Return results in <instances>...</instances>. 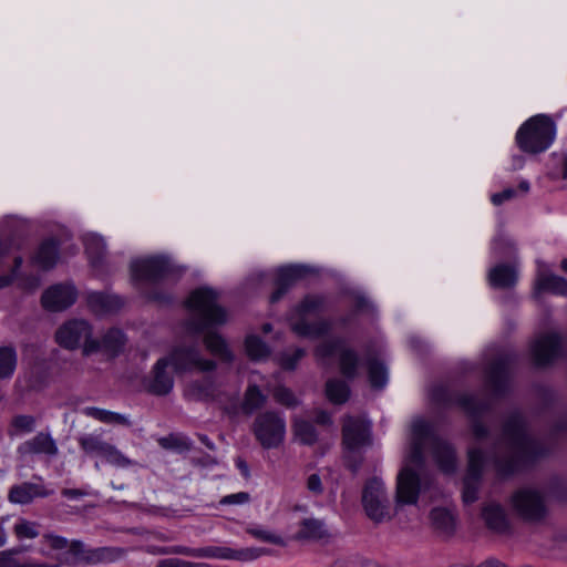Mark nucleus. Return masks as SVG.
Returning a JSON list of instances; mask_svg holds the SVG:
<instances>
[{"label":"nucleus","mask_w":567,"mask_h":567,"mask_svg":"<svg viewBox=\"0 0 567 567\" xmlns=\"http://www.w3.org/2000/svg\"><path fill=\"white\" fill-rule=\"evenodd\" d=\"M430 447L441 471L451 474L456 470L457 460L453 446L437 437L432 425L423 419L412 423L411 446L405 465L396 477V505H414L421 491V474L424 450Z\"/></svg>","instance_id":"obj_1"},{"label":"nucleus","mask_w":567,"mask_h":567,"mask_svg":"<svg viewBox=\"0 0 567 567\" xmlns=\"http://www.w3.org/2000/svg\"><path fill=\"white\" fill-rule=\"evenodd\" d=\"M546 453L547 449L527 434L522 414L514 412L505 421L489 457L497 474L507 476Z\"/></svg>","instance_id":"obj_2"},{"label":"nucleus","mask_w":567,"mask_h":567,"mask_svg":"<svg viewBox=\"0 0 567 567\" xmlns=\"http://www.w3.org/2000/svg\"><path fill=\"white\" fill-rule=\"evenodd\" d=\"M190 317L186 321L189 332L200 333L227 322V311L218 305V292L208 287L194 290L187 299Z\"/></svg>","instance_id":"obj_3"},{"label":"nucleus","mask_w":567,"mask_h":567,"mask_svg":"<svg viewBox=\"0 0 567 567\" xmlns=\"http://www.w3.org/2000/svg\"><path fill=\"white\" fill-rule=\"evenodd\" d=\"M430 396L437 405L449 406L454 403L460 405L473 419L472 432L475 439L482 440L487 436L488 430L480 422L478 417L491 408L492 403L488 398H478L468 393L454 395L444 385L433 386Z\"/></svg>","instance_id":"obj_4"},{"label":"nucleus","mask_w":567,"mask_h":567,"mask_svg":"<svg viewBox=\"0 0 567 567\" xmlns=\"http://www.w3.org/2000/svg\"><path fill=\"white\" fill-rule=\"evenodd\" d=\"M326 306V297L321 295H308L296 306L290 317V328L299 337L320 338L331 330V322L324 319L308 322V315L321 312Z\"/></svg>","instance_id":"obj_5"},{"label":"nucleus","mask_w":567,"mask_h":567,"mask_svg":"<svg viewBox=\"0 0 567 567\" xmlns=\"http://www.w3.org/2000/svg\"><path fill=\"white\" fill-rule=\"evenodd\" d=\"M555 138V124L547 115L539 114L525 122L516 134V142L523 152H545Z\"/></svg>","instance_id":"obj_6"},{"label":"nucleus","mask_w":567,"mask_h":567,"mask_svg":"<svg viewBox=\"0 0 567 567\" xmlns=\"http://www.w3.org/2000/svg\"><path fill=\"white\" fill-rule=\"evenodd\" d=\"M161 554L185 555L195 558H218L234 559L240 561H250L259 558L267 553L264 548L250 547L243 549H233L224 546H206L190 548L186 546H172L159 550Z\"/></svg>","instance_id":"obj_7"},{"label":"nucleus","mask_w":567,"mask_h":567,"mask_svg":"<svg viewBox=\"0 0 567 567\" xmlns=\"http://www.w3.org/2000/svg\"><path fill=\"white\" fill-rule=\"evenodd\" d=\"M251 430L264 449H277L285 441L286 420L278 412L265 411L256 416Z\"/></svg>","instance_id":"obj_8"},{"label":"nucleus","mask_w":567,"mask_h":567,"mask_svg":"<svg viewBox=\"0 0 567 567\" xmlns=\"http://www.w3.org/2000/svg\"><path fill=\"white\" fill-rule=\"evenodd\" d=\"M131 272L136 281L158 282L167 278L179 277L183 269L175 266L167 257L155 256L133 260Z\"/></svg>","instance_id":"obj_9"},{"label":"nucleus","mask_w":567,"mask_h":567,"mask_svg":"<svg viewBox=\"0 0 567 567\" xmlns=\"http://www.w3.org/2000/svg\"><path fill=\"white\" fill-rule=\"evenodd\" d=\"M517 355L511 349H499L485 369V385L494 396L504 395L509 389V368Z\"/></svg>","instance_id":"obj_10"},{"label":"nucleus","mask_w":567,"mask_h":567,"mask_svg":"<svg viewBox=\"0 0 567 567\" xmlns=\"http://www.w3.org/2000/svg\"><path fill=\"white\" fill-rule=\"evenodd\" d=\"M362 505L368 517L375 523L389 520L392 517L391 503L380 478L373 477L365 483L362 491Z\"/></svg>","instance_id":"obj_11"},{"label":"nucleus","mask_w":567,"mask_h":567,"mask_svg":"<svg viewBox=\"0 0 567 567\" xmlns=\"http://www.w3.org/2000/svg\"><path fill=\"white\" fill-rule=\"evenodd\" d=\"M125 550L120 547L87 548L82 542L74 540L64 554V563L71 566L79 564L94 565L112 563L123 557Z\"/></svg>","instance_id":"obj_12"},{"label":"nucleus","mask_w":567,"mask_h":567,"mask_svg":"<svg viewBox=\"0 0 567 567\" xmlns=\"http://www.w3.org/2000/svg\"><path fill=\"white\" fill-rule=\"evenodd\" d=\"M339 354L340 371L349 380L354 379L358 375L359 368V355L351 349L346 347L342 338H332L321 342L315 351V354L319 359H329L334 354Z\"/></svg>","instance_id":"obj_13"},{"label":"nucleus","mask_w":567,"mask_h":567,"mask_svg":"<svg viewBox=\"0 0 567 567\" xmlns=\"http://www.w3.org/2000/svg\"><path fill=\"white\" fill-rule=\"evenodd\" d=\"M167 358L177 373L193 370L209 372L217 368L216 361L203 358L197 346H178Z\"/></svg>","instance_id":"obj_14"},{"label":"nucleus","mask_w":567,"mask_h":567,"mask_svg":"<svg viewBox=\"0 0 567 567\" xmlns=\"http://www.w3.org/2000/svg\"><path fill=\"white\" fill-rule=\"evenodd\" d=\"M529 353L536 367L550 365L563 354L561 336L554 331L539 334L530 342Z\"/></svg>","instance_id":"obj_15"},{"label":"nucleus","mask_w":567,"mask_h":567,"mask_svg":"<svg viewBox=\"0 0 567 567\" xmlns=\"http://www.w3.org/2000/svg\"><path fill=\"white\" fill-rule=\"evenodd\" d=\"M81 450L87 455H99L116 467H128L135 462L126 457L116 446L105 442L100 435L84 434L78 439Z\"/></svg>","instance_id":"obj_16"},{"label":"nucleus","mask_w":567,"mask_h":567,"mask_svg":"<svg viewBox=\"0 0 567 567\" xmlns=\"http://www.w3.org/2000/svg\"><path fill=\"white\" fill-rule=\"evenodd\" d=\"M516 513L528 522H539L546 515V505L543 495L532 488H522L512 497Z\"/></svg>","instance_id":"obj_17"},{"label":"nucleus","mask_w":567,"mask_h":567,"mask_svg":"<svg viewBox=\"0 0 567 567\" xmlns=\"http://www.w3.org/2000/svg\"><path fill=\"white\" fill-rule=\"evenodd\" d=\"M92 328L86 320L73 319L62 324L55 332L56 342L69 350L78 349L82 343L84 348L93 340Z\"/></svg>","instance_id":"obj_18"},{"label":"nucleus","mask_w":567,"mask_h":567,"mask_svg":"<svg viewBox=\"0 0 567 567\" xmlns=\"http://www.w3.org/2000/svg\"><path fill=\"white\" fill-rule=\"evenodd\" d=\"M484 463L485 456L482 450L476 447L468 450V467L463 482V501L466 504L474 503L478 497Z\"/></svg>","instance_id":"obj_19"},{"label":"nucleus","mask_w":567,"mask_h":567,"mask_svg":"<svg viewBox=\"0 0 567 567\" xmlns=\"http://www.w3.org/2000/svg\"><path fill=\"white\" fill-rule=\"evenodd\" d=\"M342 442L350 453L370 445V423L358 417L347 416L342 426Z\"/></svg>","instance_id":"obj_20"},{"label":"nucleus","mask_w":567,"mask_h":567,"mask_svg":"<svg viewBox=\"0 0 567 567\" xmlns=\"http://www.w3.org/2000/svg\"><path fill=\"white\" fill-rule=\"evenodd\" d=\"M223 394L220 385L210 375L189 381L184 390V396L195 402L221 401Z\"/></svg>","instance_id":"obj_21"},{"label":"nucleus","mask_w":567,"mask_h":567,"mask_svg":"<svg viewBox=\"0 0 567 567\" xmlns=\"http://www.w3.org/2000/svg\"><path fill=\"white\" fill-rule=\"evenodd\" d=\"M76 300V290L69 285H54L47 289L41 298L42 306L50 311H62Z\"/></svg>","instance_id":"obj_22"},{"label":"nucleus","mask_w":567,"mask_h":567,"mask_svg":"<svg viewBox=\"0 0 567 567\" xmlns=\"http://www.w3.org/2000/svg\"><path fill=\"white\" fill-rule=\"evenodd\" d=\"M308 272H310V268L302 265L281 267L277 274L276 290L270 296V303L278 302L289 288Z\"/></svg>","instance_id":"obj_23"},{"label":"nucleus","mask_w":567,"mask_h":567,"mask_svg":"<svg viewBox=\"0 0 567 567\" xmlns=\"http://www.w3.org/2000/svg\"><path fill=\"white\" fill-rule=\"evenodd\" d=\"M125 344V336L122 330L112 328L107 330L101 340H91L85 348H83L84 354L94 353L97 351H105L111 354H117Z\"/></svg>","instance_id":"obj_24"},{"label":"nucleus","mask_w":567,"mask_h":567,"mask_svg":"<svg viewBox=\"0 0 567 567\" xmlns=\"http://www.w3.org/2000/svg\"><path fill=\"white\" fill-rule=\"evenodd\" d=\"M59 450L55 441L49 433L40 432L32 439L23 442L18 447V453L21 456L44 454L48 456H55Z\"/></svg>","instance_id":"obj_25"},{"label":"nucleus","mask_w":567,"mask_h":567,"mask_svg":"<svg viewBox=\"0 0 567 567\" xmlns=\"http://www.w3.org/2000/svg\"><path fill=\"white\" fill-rule=\"evenodd\" d=\"M86 302L90 310L97 316L116 312L123 306L118 296L96 291L87 293Z\"/></svg>","instance_id":"obj_26"},{"label":"nucleus","mask_w":567,"mask_h":567,"mask_svg":"<svg viewBox=\"0 0 567 567\" xmlns=\"http://www.w3.org/2000/svg\"><path fill=\"white\" fill-rule=\"evenodd\" d=\"M168 358H161L153 368V380L150 383L148 391L156 395L168 394L174 385L173 377L166 371L169 365Z\"/></svg>","instance_id":"obj_27"},{"label":"nucleus","mask_w":567,"mask_h":567,"mask_svg":"<svg viewBox=\"0 0 567 567\" xmlns=\"http://www.w3.org/2000/svg\"><path fill=\"white\" fill-rule=\"evenodd\" d=\"M52 494L44 486L34 483H22L10 488L8 498L14 504H29L35 497H47Z\"/></svg>","instance_id":"obj_28"},{"label":"nucleus","mask_w":567,"mask_h":567,"mask_svg":"<svg viewBox=\"0 0 567 567\" xmlns=\"http://www.w3.org/2000/svg\"><path fill=\"white\" fill-rule=\"evenodd\" d=\"M59 259V244L55 239L49 238L41 243L32 257V262L42 270L52 269Z\"/></svg>","instance_id":"obj_29"},{"label":"nucleus","mask_w":567,"mask_h":567,"mask_svg":"<svg viewBox=\"0 0 567 567\" xmlns=\"http://www.w3.org/2000/svg\"><path fill=\"white\" fill-rule=\"evenodd\" d=\"M204 344L209 353L219 361L230 363L234 360V354L221 334L207 331L204 336Z\"/></svg>","instance_id":"obj_30"},{"label":"nucleus","mask_w":567,"mask_h":567,"mask_svg":"<svg viewBox=\"0 0 567 567\" xmlns=\"http://www.w3.org/2000/svg\"><path fill=\"white\" fill-rule=\"evenodd\" d=\"M482 517L488 529L495 533H505L508 529L506 513L498 504H486L482 509Z\"/></svg>","instance_id":"obj_31"},{"label":"nucleus","mask_w":567,"mask_h":567,"mask_svg":"<svg viewBox=\"0 0 567 567\" xmlns=\"http://www.w3.org/2000/svg\"><path fill=\"white\" fill-rule=\"evenodd\" d=\"M488 280L493 288H512L517 281V271L511 265L499 264L489 270Z\"/></svg>","instance_id":"obj_32"},{"label":"nucleus","mask_w":567,"mask_h":567,"mask_svg":"<svg viewBox=\"0 0 567 567\" xmlns=\"http://www.w3.org/2000/svg\"><path fill=\"white\" fill-rule=\"evenodd\" d=\"M431 523L434 530L444 537H450L455 532V517L446 508L436 507L431 511Z\"/></svg>","instance_id":"obj_33"},{"label":"nucleus","mask_w":567,"mask_h":567,"mask_svg":"<svg viewBox=\"0 0 567 567\" xmlns=\"http://www.w3.org/2000/svg\"><path fill=\"white\" fill-rule=\"evenodd\" d=\"M329 536L324 523L316 518H305L300 522L296 534L298 540H321Z\"/></svg>","instance_id":"obj_34"},{"label":"nucleus","mask_w":567,"mask_h":567,"mask_svg":"<svg viewBox=\"0 0 567 567\" xmlns=\"http://www.w3.org/2000/svg\"><path fill=\"white\" fill-rule=\"evenodd\" d=\"M368 377L372 388L382 389L388 382V369L384 363L371 353L365 354Z\"/></svg>","instance_id":"obj_35"},{"label":"nucleus","mask_w":567,"mask_h":567,"mask_svg":"<svg viewBox=\"0 0 567 567\" xmlns=\"http://www.w3.org/2000/svg\"><path fill=\"white\" fill-rule=\"evenodd\" d=\"M83 241L91 265L94 268H100L106 251L103 238L96 234H90L84 237Z\"/></svg>","instance_id":"obj_36"},{"label":"nucleus","mask_w":567,"mask_h":567,"mask_svg":"<svg viewBox=\"0 0 567 567\" xmlns=\"http://www.w3.org/2000/svg\"><path fill=\"white\" fill-rule=\"evenodd\" d=\"M536 287L538 290L567 296V280L553 274L540 271L537 277Z\"/></svg>","instance_id":"obj_37"},{"label":"nucleus","mask_w":567,"mask_h":567,"mask_svg":"<svg viewBox=\"0 0 567 567\" xmlns=\"http://www.w3.org/2000/svg\"><path fill=\"white\" fill-rule=\"evenodd\" d=\"M83 414L106 424L131 426V421L125 415L100 408L86 406L83 409Z\"/></svg>","instance_id":"obj_38"},{"label":"nucleus","mask_w":567,"mask_h":567,"mask_svg":"<svg viewBox=\"0 0 567 567\" xmlns=\"http://www.w3.org/2000/svg\"><path fill=\"white\" fill-rule=\"evenodd\" d=\"M18 362L17 351L12 346H0V380L11 379Z\"/></svg>","instance_id":"obj_39"},{"label":"nucleus","mask_w":567,"mask_h":567,"mask_svg":"<svg viewBox=\"0 0 567 567\" xmlns=\"http://www.w3.org/2000/svg\"><path fill=\"white\" fill-rule=\"evenodd\" d=\"M326 394L333 404H343L349 399L350 389L346 381L330 379L326 383Z\"/></svg>","instance_id":"obj_40"},{"label":"nucleus","mask_w":567,"mask_h":567,"mask_svg":"<svg viewBox=\"0 0 567 567\" xmlns=\"http://www.w3.org/2000/svg\"><path fill=\"white\" fill-rule=\"evenodd\" d=\"M267 401L266 395L261 392L259 386L249 385L245 392L241 410L245 414H251L256 410L262 408Z\"/></svg>","instance_id":"obj_41"},{"label":"nucleus","mask_w":567,"mask_h":567,"mask_svg":"<svg viewBox=\"0 0 567 567\" xmlns=\"http://www.w3.org/2000/svg\"><path fill=\"white\" fill-rule=\"evenodd\" d=\"M158 444L165 450H173L178 453L190 451L193 447L192 440L183 434H169L161 437Z\"/></svg>","instance_id":"obj_42"},{"label":"nucleus","mask_w":567,"mask_h":567,"mask_svg":"<svg viewBox=\"0 0 567 567\" xmlns=\"http://www.w3.org/2000/svg\"><path fill=\"white\" fill-rule=\"evenodd\" d=\"M293 432L296 437L306 445H312L317 442L318 434L312 423L306 420L296 419L293 421Z\"/></svg>","instance_id":"obj_43"},{"label":"nucleus","mask_w":567,"mask_h":567,"mask_svg":"<svg viewBox=\"0 0 567 567\" xmlns=\"http://www.w3.org/2000/svg\"><path fill=\"white\" fill-rule=\"evenodd\" d=\"M35 419L32 415H16L12 417L8 434L16 436L22 433H30L34 430Z\"/></svg>","instance_id":"obj_44"},{"label":"nucleus","mask_w":567,"mask_h":567,"mask_svg":"<svg viewBox=\"0 0 567 567\" xmlns=\"http://www.w3.org/2000/svg\"><path fill=\"white\" fill-rule=\"evenodd\" d=\"M246 352L251 360H261L269 354L267 344L256 336L247 337L245 341Z\"/></svg>","instance_id":"obj_45"},{"label":"nucleus","mask_w":567,"mask_h":567,"mask_svg":"<svg viewBox=\"0 0 567 567\" xmlns=\"http://www.w3.org/2000/svg\"><path fill=\"white\" fill-rule=\"evenodd\" d=\"M274 399L276 400V402L288 409H293L297 405H299V401L293 394V392L286 386H277L274 390Z\"/></svg>","instance_id":"obj_46"},{"label":"nucleus","mask_w":567,"mask_h":567,"mask_svg":"<svg viewBox=\"0 0 567 567\" xmlns=\"http://www.w3.org/2000/svg\"><path fill=\"white\" fill-rule=\"evenodd\" d=\"M0 567H58L55 565L48 564H20L13 551L3 550L0 553Z\"/></svg>","instance_id":"obj_47"},{"label":"nucleus","mask_w":567,"mask_h":567,"mask_svg":"<svg viewBox=\"0 0 567 567\" xmlns=\"http://www.w3.org/2000/svg\"><path fill=\"white\" fill-rule=\"evenodd\" d=\"M14 534L19 539L23 538H35L39 535V530L34 523L28 522L25 519H20L14 525Z\"/></svg>","instance_id":"obj_48"},{"label":"nucleus","mask_w":567,"mask_h":567,"mask_svg":"<svg viewBox=\"0 0 567 567\" xmlns=\"http://www.w3.org/2000/svg\"><path fill=\"white\" fill-rule=\"evenodd\" d=\"M305 354L306 351L302 348H296L291 352H284L280 357V364L286 370H293Z\"/></svg>","instance_id":"obj_49"},{"label":"nucleus","mask_w":567,"mask_h":567,"mask_svg":"<svg viewBox=\"0 0 567 567\" xmlns=\"http://www.w3.org/2000/svg\"><path fill=\"white\" fill-rule=\"evenodd\" d=\"M247 533L250 534L252 537H255L259 540L266 542V543L280 545V546L285 545V542L280 536H278L269 530L262 529V528H256V527L248 528Z\"/></svg>","instance_id":"obj_50"},{"label":"nucleus","mask_w":567,"mask_h":567,"mask_svg":"<svg viewBox=\"0 0 567 567\" xmlns=\"http://www.w3.org/2000/svg\"><path fill=\"white\" fill-rule=\"evenodd\" d=\"M157 567H212L206 563H195L178 558H167L159 560Z\"/></svg>","instance_id":"obj_51"},{"label":"nucleus","mask_w":567,"mask_h":567,"mask_svg":"<svg viewBox=\"0 0 567 567\" xmlns=\"http://www.w3.org/2000/svg\"><path fill=\"white\" fill-rule=\"evenodd\" d=\"M250 501V495L247 492H239L224 496L219 504L220 505H241Z\"/></svg>","instance_id":"obj_52"},{"label":"nucleus","mask_w":567,"mask_h":567,"mask_svg":"<svg viewBox=\"0 0 567 567\" xmlns=\"http://www.w3.org/2000/svg\"><path fill=\"white\" fill-rule=\"evenodd\" d=\"M22 258L21 257H16L14 258V266L11 270V274L10 275H1L0 276V289L1 288H4V287H8L13 280L14 278L17 277L18 275V270L20 269L21 265H22Z\"/></svg>","instance_id":"obj_53"},{"label":"nucleus","mask_w":567,"mask_h":567,"mask_svg":"<svg viewBox=\"0 0 567 567\" xmlns=\"http://www.w3.org/2000/svg\"><path fill=\"white\" fill-rule=\"evenodd\" d=\"M516 189L506 188L503 192L495 193L492 195L491 200L494 205L499 206L503 203L513 199L516 196Z\"/></svg>","instance_id":"obj_54"},{"label":"nucleus","mask_w":567,"mask_h":567,"mask_svg":"<svg viewBox=\"0 0 567 567\" xmlns=\"http://www.w3.org/2000/svg\"><path fill=\"white\" fill-rule=\"evenodd\" d=\"M307 488L315 495L323 492L321 478L318 474H311L307 480Z\"/></svg>","instance_id":"obj_55"},{"label":"nucleus","mask_w":567,"mask_h":567,"mask_svg":"<svg viewBox=\"0 0 567 567\" xmlns=\"http://www.w3.org/2000/svg\"><path fill=\"white\" fill-rule=\"evenodd\" d=\"M190 462L193 465L202 467H209L217 464L216 458L209 454H204L200 457H193Z\"/></svg>","instance_id":"obj_56"},{"label":"nucleus","mask_w":567,"mask_h":567,"mask_svg":"<svg viewBox=\"0 0 567 567\" xmlns=\"http://www.w3.org/2000/svg\"><path fill=\"white\" fill-rule=\"evenodd\" d=\"M40 285H41V281L38 276L24 277L21 280V286L23 287V289L29 290V291H33V290L38 289L40 287Z\"/></svg>","instance_id":"obj_57"},{"label":"nucleus","mask_w":567,"mask_h":567,"mask_svg":"<svg viewBox=\"0 0 567 567\" xmlns=\"http://www.w3.org/2000/svg\"><path fill=\"white\" fill-rule=\"evenodd\" d=\"M50 546L53 549H64L69 546L68 539L61 536H48Z\"/></svg>","instance_id":"obj_58"},{"label":"nucleus","mask_w":567,"mask_h":567,"mask_svg":"<svg viewBox=\"0 0 567 567\" xmlns=\"http://www.w3.org/2000/svg\"><path fill=\"white\" fill-rule=\"evenodd\" d=\"M61 493L64 497L70 499H78L86 495L84 491L78 488H64Z\"/></svg>","instance_id":"obj_59"},{"label":"nucleus","mask_w":567,"mask_h":567,"mask_svg":"<svg viewBox=\"0 0 567 567\" xmlns=\"http://www.w3.org/2000/svg\"><path fill=\"white\" fill-rule=\"evenodd\" d=\"M354 308L357 311H367L370 308V302L363 296L355 297Z\"/></svg>","instance_id":"obj_60"},{"label":"nucleus","mask_w":567,"mask_h":567,"mask_svg":"<svg viewBox=\"0 0 567 567\" xmlns=\"http://www.w3.org/2000/svg\"><path fill=\"white\" fill-rule=\"evenodd\" d=\"M316 422L318 424H322V425H329L332 423L330 414L326 411H319L317 413Z\"/></svg>","instance_id":"obj_61"},{"label":"nucleus","mask_w":567,"mask_h":567,"mask_svg":"<svg viewBox=\"0 0 567 567\" xmlns=\"http://www.w3.org/2000/svg\"><path fill=\"white\" fill-rule=\"evenodd\" d=\"M236 465L239 468V471H240V473L243 474L244 477H248L249 476V466L246 463V461H244L243 458L238 457L236 460Z\"/></svg>","instance_id":"obj_62"},{"label":"nucleus","mask_w":567,"mask_h":567,"mask_svg":"<svg viewBox=\"0 0 567 567\" xmlns=\"http://www.w3.org/2000/svg\"><path fill=\"white\" fill-rule=\"evenodd\" d=\"M360 465H361V458H355L354 456L353 457L349 456L348 466L353 473H355L359 470Z\"/></svg>","instance_id":"obj_63"},{"label":"nucleus","mask_w":567,"mask_h":567,"mask_svg":"<svg viewBox=\"0 0 567 567\" xmlns=\"http://www.w3.org/2000/svg\"><path fill=\"white\" fill-rule=\"evenodd\" d=\"M558 162L563 165L561 177L566 179L567 178V156L560 155L558 157Z\"/></svg>","instance_id":"obj_64"}]
</instances>
